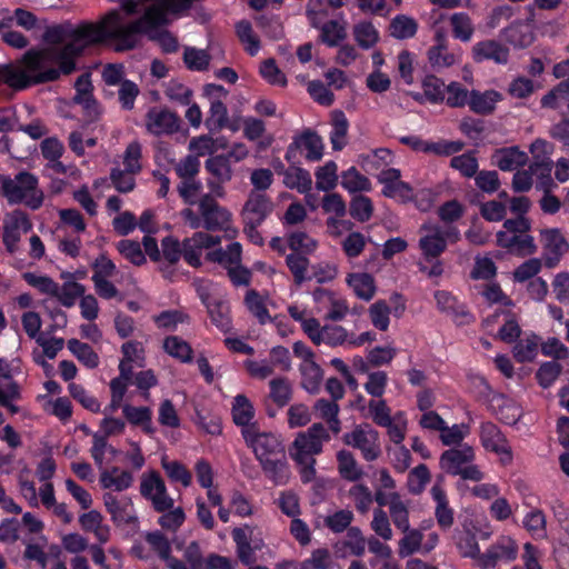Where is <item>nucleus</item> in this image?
Here are the masks:
<instances>
[{"mask_svg":"<svg viewBox=\"0 0 569 569\" xmlns=\"http://www.w3.org/2000/svg\"><path fill=\"white\" fill-rule=\"evenodd\" d=\"M49 44L27 51L14 64L0 68V82L23 89L31 84L53 81L61 73L74 70V59L86 48L102 41L97 23H81L77 27L58 26L47 32Z\"/></svg>","mask_w":569,"mask_h":569,"instance_id":"f257e3e1","label":"nucleus"},{"mask_svg":"<svg viewBox=\"0 0 569 569\" xmlns=\"http://www.w3.org/2000/svg\"><path fill=\"white\" fill-rule=\"evenodd\" d=\"M191 6V0H120L122 11L112 10L99 22L103 40H112L118 51L137 46L139 37L147 34L164 52L178 49L177 39L161 27L177 19Z\"/></svg>","mask_w":569,"mask_h":569,"instance_id":"f03ea898","label":"nucleus"},{"mask_svg":"<svg viewBox=\"0 0 569 569\" xmlns=\"http://www.w3.org/2000/svg\"><path fill=\"white\" fill-rule=\"evenodd\" d=\"M328 440V431L321 423H313L306 432H300L296 437L290 448V457L299 466L303 482L315 479V456L322 451L323 442Z\"/></svg>","mask_w":569,"mask_h":569,"instance_id":"7ed1b4c3","label":"nucleus"},{"mask_svg":"<svg viewBox=\"0 0 569 569\" xmlns=\"http://www.w3.org/2000/svg\"><path fill=\"white\" fill-rule=\"evenodd\" d=\"M2 193L9 203H24L32 210L43 203V192L38 186V179L30 172H19L14 178H6L1 184Z\"/></svg>","mask_w":569,"mask_h":569,"instance_id":"20e7f679","label":"nucleus"},{"mask_svg":"<svg viewBox=\"0 0 569 569\" xmlns=\"http://www.w3.org/2000/svg\"><path fill=\"white\" fill-rule=\"evenodd\" d=\"M476 452L467 443L443 451L439 459L440 468L452 476H460L465 480L481 481L485 473L473 463Z\"/></svg>","mask_w":569,"mask_h":569,"instance_id":"39448f33","label":"nucleus"},{"mask_svg":"<svg viewBox=\"0 0 569 569\" xmlns=\"http://www.w3.org/2000/svg\"><path fill=\"white\" fill-rule=\"evenodd\" d=\"M419 234L418 246L428 261L438 259L446 251L448 242H457L460 239V231L456 227L442 229L435 223H423Z\"/></svg>","mask_w":569,"mask_h":569,"instance_id":"423d86ee","label":"nucleus"},{"mask_svg":"<svg viewBox=\"0 0 569 569\" xmlns=\"http://www.w3.org/2000/svg\"><path fill=\"white\" fill-rule=\"evenodd\" d=\"M198 210L202 217V228L209 231H222L227 239L237 237L238 229L232 223L231 212L221 207L211 194H203L199 199Z\"/></svg>","mask_w":569,"mask_h":569,"instance_id":"0eeeda50","label":"nucleus"},{"mask_svg":"<svg viewBox=\"0 0 569 569\" xmlns=\"http://www.w3.org/2000/svg\"><path fill=\"white\" fill-rule=\"evenodd\" d=\"M432 525V521L425 522L420 529L408 528L401 530L402 538L398 542V553L401 558L412 556L415 553L428 555L437 548L440 537L436 531H430L427 535L422 529H427Z\"/></svg>","mask_w":569,"mask_h":569,"instance_id":"6e6552de","label":"nucleus"},{"mask_svg":"<svg viewBox=\"0 0 569 569\" xmlns=\"http://www.w3.org/2000/svg\"><path fill=\"white\" fill-rule=\"evenodd\" d=\"M92 277L94 290L102 299H113L118 297L119 290L113 280L119 274L116 263L106 254H100L92 263Z\"/></svg>","mask_w":569,"mask_h":569,"instance_id":"1a4fd4ad","label":"nucleus"},{"mask_svg":"<svg viewBox=\"0 0 569 569\" xmlns=\"http://www.w3.org/2000/svg\"><path fill=\"white\" fill-rule=\"evenodd\" d=\"M342 440L347 446L360 450L367 461H375L381 455L379 433L368 423L356 426L343 435Z\"/></svg>","mask_w":569,"mask_h":569,"instance_id":"9d476101","label":"nucleus"},{"mask_svg":"<svg viewBox=\"0 0 569 569\" xmlns=\"http://www.w3.org/2000/svg\"><path fill=\"white\" fill-rule=\"evenodd\" d=\"M242 436L259 462L284 452L279 436L272 432L259 431L256 426L242 429Z\"/></svg>","mask_w":569,"mask_h":569,"instance_id":"9b49d317","label":"nucleus"},{"mask_svg":"<svg viewBox=\"0 0 569 569\" xmlns=\"http://www.w3.org/2000/svg\"><path fill=\"white\" fill-rule=\"evenodd\" d=\"M542 261L547 268L557 267L569 252V241L559 228H545L539 231Z\"/></svg>","mask_w":569,"mask_h":569,"instance_id":"f8f14e48","label":"nucleus"},{"mask_svg":"<svg viewBox=\"0 0 569 569\" xmlns=\"http://www.w3.org/2000/svg\"><path fill=\"white\" fill-rule=\"evenodd\" d=\"M140 492L158 512H164L174 505L173 499L167 491L164 481L156 471L147 472L141 477Z\"/></svg>","mask_w":569,"mask_h":569,"instance_id":"ddd939ff","label":"nucleus"},{"mask_svg":"<svg viewBox=\"0 0 569 569\" xmlns=\"http://www.w3.org/2000/svg\"><path fill=\"white\" fill-rule=\"evenodd\" d=\"M479 438L482 447L497 455L503 466L512 462L511 447L497 425L490 421L482 422L479 428Z\"/></svg>","mask_w":569,"mask_h":569,"instance_id":"4468645a","label":"nucleus"},{"mask_svg":"<svg viewBox=\"0 0 569 569\" xmlns=\"http://www.w3.org/2000/svg\"><path fill=\"white\" fill-rule=\"evenodd\" d=\"M204 93L210 100L206 127L209 131H218L224 128L228 122V110L223 102L228 92L222 86L210 83L204 87Z\"/></svg>","mask_w":569,"mask_h":569,"instance_id":"2eb2a0df","label":"nucleus"},{"mask_svg":"<svg viewBox=\"0 0 569 569\" xmlns=\"http://www.w3.org/2000/svg\"><path fill=\"white\" fill-rule=\"evenodd\" d=\"M31 228L32 224L24 212L16 210L6 214L2 240L9 253L13 254L19 250L21 236L30 231Z\"/></svg>","mask_w":569,"mask_h":569,"instance_id":"dca6fc26","label":"nucleus"},{"mask_svg":"<svg viewBox=\"0 0 569 569\" xmlns=\"http://www.w3.org/2000/svg\"><path fill=\"white\" fill-rule=\"evenodd\" d=\"M236 543V551L239 560L244 565L254 562V552L261 550L264 546L263 539L254 535V529L250 526L236 527L231 531Z\"/></svg>","mask_w":569,"mask_h":569,"instance_id":"f3484780","label":"nucleus"},{"mask_svg":"<svg viewBox=\"0 0 569 569\" xmlns=\"http://www.w3.org/2000/svg\"><path fill=\"white\" fill-rule=\"evenodd\" d=\"M106 510L113 523L130 525L137 521V513L130 497L106 492L102 497Z\"/></svg>","mask_w":569,"mask_h":569,"instance_id":"a211bd4d","label":"nucleus"},{"mask_svg":"<svg viewBox=\"0 0 569 569\" xmlns=\"http://www.w3.org/2000/svg\"><path fill=\"white\" fill-rule=\"evenodd\" d=\"M179 117L166 108H151L146 114V129L153 136H169L179 131Z\"/></svg>","mask_w":569,"mask_h":569,"instance_id":"6ab92c4d","label":"nucleus"},{"mask_svg":"<svg viewBox=\"0 0 569 569\" xmlns=\"http://www.w3.org/2000/svg\"><path fill=\"white\" fill-rule=\"evenodd\" d=\"M517 555V542L509 536H502L479 557L478 566L482 569L493 568L499 561L515 560Z\"/></svg>","mask_w":569,"mask_h":569,"instance_id":"aec40b11","label":"nucleus"},{"mask_svg":"<svg viewBox=\"0 0 569 569\" xmlns=\"http://www.w3.org/2000/svg\"><path fill=\"white\" fill-rule=\"evenodd\" d=\"M305 152V157L309 161H318L323 154V142L320 136L312 131H305L296 137L289 144L286 159L293 161L298 151Z\"/></svg>","mask_w":569,"mask_h":569,"instance_id":"412c9836","label":"nucleus"},{"mask_svg":"<svg viewBox=\"0 0 569 569\" xmlns=\"http://www.w3.org/2000/svg\"><path fill=\"white\" fill-rule=\"evenodd\" d=\"M433 297L437 309L450 317L456 325L465 326L472 321V315L451 292L447 290H437L435 291Z\"/></svg>","mask_w":569,"mask_h":569,"instance_id":"4be33fe9","label":"nucleus"},{"mask_svg":"<svg viewBox=\"0 0 569 569\" xmlns=\"http://www.w3.org/2000/svg\"><path fill=\"white\" fill-rule=\"evenodd\" d=\"M220 243V238L203 231L196 232L182 241L183 259L192 267L201 264L202 252Z\"/></svg>","mask_w":569,"mask_h":569,"instance_id":"5701e85b","label":"nucleus"},{"mask_svg":"<svg viewBox=\"0 0 569 569\" xmlns=\"http://www.w3.org/2000/svg\"><path fill=\"white\" fill-rule=\"evenodd\" d=\"M272 202L268 197L251 192L242 209L244 224H261L272 212Z\"/></svg>","mask_w":569,"mask_h":569,"instance_id":"b1692460","label":"nucleus"},{"mask_svg":"<svg viewBox=\"0 0 569 569\" xmlns=\"http://www.w3.org/2000/svg\"><path fill=\"white\" fill-rule=\"evenodd\" d=\"M497 244L518 256H530L537 251L535 239L528 233L497 232Z\"/></svg>","mask_w":569,"mask_h":569,"instance_id":"393cba45","label":"nucleus"},{"mask_svg":"<svg viewBox=\"0 0 569 569\" xmlns=\"http://www.w3.org/2000/svg\"><path fill=\"white\" fill-rule=\"evenodd\" d=\"M367 540L358 527H350L345 538L335 545L336 553L346 558L347 556L361 557L366 551Z\"/></svg>","mask_w":569,"mask_h":569,"instance_id":"a878e982","label":"nucleus"},{"mask_svg":"<svg viewBox=\"0 0 569 569\" xmlns=\"http://www.w3.org/2000/svg\"><path fill=\"white\" fill-rule=\"evenodd\" d=\"M435 501V518L442 530H449L455 522V510L449 506L448 497L440 485H435L430 490Z\"/></svg>","mask_w":569,"mask_h":569,"instance_id":"bb28decb","label":"nucleus"},{"mask_svg":"<svg viewBox=\"0 0 569 569\" xmlns=\"http://www.w3.org/2000/svg\"><path fill=\"white\" fill-rule=\"evenodd\" d=\"M313 299L317 302H326L327 303L328 312H327L326 317L329 320L340 321L349 312V305H348L347 300L332 291L325 290V289H317L313 291Z\"/></svg>","mask_w":569,"mask_h":569,"instance_id":"cd10ccee","label":"nucleus"},{"mask_svg":"<svg viewBox=\"0 0 569 569\" xmlns=\"http://www.w3.org/2000/svg\"><path fill=\"white\" fill-rule=\"evenodd\" d=\"M81 528L94 536L98 542L107 543L111 538V528L103 521V516L97 510H90L79 517Z\"/></svg>","mask_w":569,"mask_h":569,"instance_id":"c85d7f7f","label":"nucleus"},{"mask_svg":"<svg viewBox=\"0 0 569 569\" xmlns=\"http://www.w3.org/2000/svg\"><path fill=\"white\" fill-rule=\"evenodd\" d=\"M260 466L266 476L277 486H283L290 479L286 451L260 461Z\"/></svg>","mask_w":569,"mask_h":569,"instance_id":"c756f323","label":"nucleus"},{"mask_svg":"<svg viewBox=\"0 0 569 569\" xmlns=\"http://www.w3.org/2000/svg\"><path fill=\"white\" fill-rule=\"evenodd\" d=\"M528 156L518 147L501 148L492 154V162L503 171H512L527 163Z\"/></svg>","mask_w":569,"mask_h":569,"instance_id":"7c9ffc66","label":"nucleus"},{"mask_svg":"<svg viewBox=\"0 0 569 569\" xmlns=\"http://www.w3.org/2000/svg\"><path fill=\"white\" fill-rule=\"evenodd\" d=\"M100 485L104 489H113L116 491H124L133 483V476L130 471L122 470L118 467L111 469H100Z\"/></svg>","mask_w":569,"mask_h":569,"instance_id":"2f4dec72","label":"nucleus"},{"mask_svg":"<svg viewBox=\"0 0 569 569\" xmlns=\"http://www.w3.org/2000/svg\"><path fill=\"white\" fill-rule=\"evenodd\" d=\"M473 59L482 61L491 59L497 63H506L508 61V49L495 40L478 42L472 48Z\"/></svg>","mask_w":569,"mask_h":569,"instance_id":"473e14b6","label":"nucleus"},{"mask_svg":"<svg viewBox=\"0 0 569 569\" xmlns=\"http://www.w3.org/2000/svg\"><path fill=\"white\" fill-rule=\"evenodd\" d=\"M501 99V93L496 90H487L485 92L472 90L470 91L468 106L475 113L489 114L496 109V104Z\"/></svg>","mask_w":569,"mask_h":569,"instance_id":"72a5a7b5","label":"nucleus"},{"mask_svg":"<svg viewBox=\"0 0 569 569\" xmlns=\"http://www.w3.org/2000/svg\"><path fill=\"white\" fill-rule=\"evenodd\" d=\"M503 38L516 48H526L533 42L535 34L530 23L517 21L503 30Z\"/></svg>","mask_w":569,"mask_h":569,"instance_id":"f704fd0d","label":"nucleus"},{"mask_svg":"<svg viewBox=\"0 0 569 569\" xmlns=\"http://www.w3.org/2000/svg\"><path fill=\"white\" fill-rule=\"evenodd\" d=\"M346 282L361 300L369 301L376 293L375 279L367 272L349 273L346 278Z\"/></svg>","mask_w":569,"mask_h":569,"instance_id":"c9c22d12","label":"nucleus"},{"mask_svg":"<svg viewBox=\"0 0 569 569\" xmlns=\"http://www.w3.org/2000/svg\"><path fill=\"white\" fill-rule=\"evenodd\" d=\"M66 281L62 286L58 284V295L56 299L66 308H71L76 305L77 300L86 292V287L74 280L72 274L62 276Z\"/></svg>","mask_w":569,"mask_h":569,"instance_id":"e433bc0d","label":"nucleus"},{"mask_svg":"<svg viewBox=\"0 0 569 569\" xmlns=\"http://www.w3.org/2000/svg\"><path fill=\"white\" fill-rule=\"evenodd\" d=\"M211 322L222 332H228L231 329L232 322L230 317V307L222 298L214 299L211 303L206 306Z\"/></svg>","mask_w":569,"mask_h":569,"instance_id":"4c0bfd02","label":"nucleus"},{"mask_svg":"<svg viewBox=\"0 0 569 569\" xmlns=\"http://www.w3.org/2000/svg\"><path fill=\"white\" fill-rule=\"evenodd\" d=\"M338 471L343 479L358 481L363 476V470L357 462L352 452L340 450L337 453Z\"/></svg>","mask_w":569,"mask_h":569,"instance_id":"58836bf2","label":"nucleus"},{"mask_svg":"<svg viewBox=\"0 0 569 569\" xmlns=\"http://www.w3.org/2000/svg\"><path fill=\"white\" fill-rule=\"evenodd\" d=\"M283 183L300 193H308L312 187L311 174L300 167H289L283 173Z\"/></svg>","mask_w":569,"mask_h":569,"instance_id":"ea45409f","label":"nucleus"},{"mask_svg":"<svg viewBox=\"0 0 569 569\" xmlns=\"http://www.w3.org/2000/svg\"><path fill=\"white\" fill-rule=\"evenodd\" d=\"M316 187L320 191L333 190L339 180L338 166L335 161H327L323 166H320L315 171Z\"/></svg>","mask_w":569,"mask_h":569,"instance_id":"a19ab883","label":"nucleus"},{"mask_svg":"<svg viewBox=\"0 0 569 569\" xmlns=\"http://www.w3.org/2000/svg\"><path fill=\"white\" fill-rule=\"evenodd\" d=\"M122 411L131 425L141 426L142 430L148 435H152L154 432L151 421L152 411L150 408L126 405L123 406Z\"/></svg>","mask_w":569,"mask_h":569,"instance_id":"79ce46f5","label":"nucleus"},{"mask_svg":"<svg viewBox=\"0 0 569 569\" xmlns=\"http://www.w3.org/2000/svg\"><path fill=\"white\" fill-rule=\"evenodd\" d=\"M341 187L349 193L370 191V180L360 173L355 167H350L341 173Z\"/></svg>","mask_w":569,"mask_h":569,"instance_id":"37998d69","label":"nucleus"},{"mask_svg":"<svg viewBox=\"0 0 569 569\" xmlns=\"http://www.w3.org/2000/svg\"><path fill=\"white\" fill-rule=\"evenodd\" d=\"M302 376L301 385L309 393H317L320 390L323 373L319 365L308 361L300 365Z\"/></svg>","mask_w":569,"mask_h":569,"instance_id":"c03bdc74","label":"nucleus"},{"mask_svg":"<svg viewBox=\"0 0 569 569\" xmlns=\"http://www.w3.org/2000/svg\"><path fill=\"white\" fill-rule=\"evenodd\" d=\"M353 38L362 49H371L379 41V31L370 21H359L353 26Z\"/></svg>","mask_w":569,"mask_h":569,"instance_id":"a18cd8bd","label":"nucleus"},{"mask_svg":"<svg viewBox=\"0 0 569 569\" xmlns=\"http://www.w3.org/2000/svg\"><path fill=\"white\" fill-rule=\"evenodd\" d=\"M232 417L234 423L242 426L243 429L252 426L250 422L254 417V409L246 396L238 395L234 398L232 403Z\"/></svg>","mask_w":569,"mask_h":569,"instance_id":"49530a36","label":"nucleus"},{"mask_svg":"<svg viewBox=\"0 0 569 569\" xmlns=\"http://www.w3.org/2000/svg\"><path fill=\"white\" fill-rule=\"evenodd\" d=\"M452 34L462 42H469L475 32L471 18L465 12H456L450 17Z\"/></svg>","mask_w":569,"mask_h":569,"instance_id":"de8ad7c7","label":"nucleus"},{"mask_svg":"<svg viewBox=\"0 0 569 569\" xmlns=\"http://www.w3.org/2000/svg\"><path fill=\"white\" fill-rule=\"evenodd\" d=\"M460 56L450 52L447 46L432 44L428 50V60L435 69L451 67L458 62Z\"/></svg>","mask_w":569,"mask_h":569,"instance_id":"09e8293b","label":"nucleus"},{"mask_svg":"<svg viewBox=\"0 0 569 569\" xmlns=\"http://www.w3.org/2000/svg\"><path fill=\"white\" fill-rule=\"evenodd\" d=\"M204 167L219 182H228L232 179L233 171L229 157L223 154L210 157L206 160Z\"/></svg>","mask_w":569,"mask_h":569,"instance_id":"8fccbe9b","label":"nucleus"},{"mask_svg":"<svg viewBox=\"0 0 569 569\" xmlns=\"http://www.w3.org/2000/svg\"><path fill=\"white\" fill-rule=\"evenodd\" d=\"M242 248L239 242L230 243L226 250L217 249L208 253V259L223 264L226 268L240 263Z\"/></svg>","mask_w":569,"mask_h":569,"instance_id":"3c124183","label":"nucleus"},{"mask_svg":"<svg viewBox=\"0 0 569 569\" xmlns=\"http://www.w3.org/2000/svg\"><path fill=\"white\" fill-rule=\"evenodd\" d=\"M539 339L532 335L520 339L513 347V357L518 362L532 361L538 355Z\"/></svg>","mask_w":569,"mask_h":569,"instance_id":"603ef678","label":"nucleus"},{"mask_svg":"<svg viewBox=\"0 0 569 569\" xmlns=\"http://www.w3.org/2000/svg\"><path fill=\"white\" fill-rule=\"evenodd\" d=\"M347 36L346 22L343 20H331L321 27V40L329 47L338 46Z\"/></svg>","mask_w":569,"mask_h":569,"instance_id":"864d4df0","label":"nucleus"},{"mask_svg":"<svg viewBox=\"0 0 569 569\" xmlns=\"http://www.w3.org/2000/svg\"><path fill=\"white\" fill-rule=\"evenodd\" d=\"M348 120L342 112H335L330 142L333 150H342L347 144Z\"/></svg>","mask_w":569,"mask_h":569,"instance_id":"5fc2aeb1","label":"nucleus"},{"mask_svg":"<svg viewBox=\"0 0 569 569\" xmlns=\"http://www.w3.org/2000/svg\"><path fill=\"white\" fill-rule=\"evenodd\" d=\"M24 281L40 293L54 298L58 295V282L48 276L36 272L23 273Z\"/></svg>","mask_w":569,"mask_h":569,"instance_id":"6e6d98bb","label":"nucleus"},{"mask_svg":"<svg viewBox=\"0 0 569 569\" xmlns=\"http://www.w3.org/2000/svg\"><path fill=\"white\" fill-rule=\"evenodd\" d=\"M166 97L173 103L189 106L192 100V90L179 80H170L164 89Z\"/></svg>","mask_w":569,"mask_h":569,"instance_id":"4d7b16f0","label":"nucleus"},{"mask_svg":"<svg viewBox=\"0 0 569 569\" xmlns=\"http://www.w3.org/2000/svg\"><path fill=\"white\" fill-rule=\"evenodd\" d=\"M389 513L393 525L399 530H407L410 527L408 505L400 495H395L390 501Z\"/></svg>","mask_w":569,"mask_h":569,"instance_id":"13d9d810","label":"nucleus"},{"mask_svg":"<svg viewBox=\"0 0 569 569\" xmlns=\"http://www.w3.org/2000/svg\"><path fill=\"white\" fill-rule=\"evenodd\" d=\"M349 333L341 326H323L317 346L325 343L330 347L348 346Z\"/></svg>","mask_w":569,"mask_h":569,"instance_id":"bf43d9fd","label":"nucleus"},{"mask_svg":"<svg viewBox=\"0 0 569 569\" xmlns=\"http://www.w3.org/2000/svg\"><path fill=\"white\" fill-rule=\"evenodd\" d=\"M369 318L375 328L386 331L390 325V307L385 300L373 302L368 309Z\"/></svg>","mask_w":569,"mask_h":569,"instance_id":"052dcab7","label":"nucleus"},{"mask_svg":"<svg viewBox=\"0 0 569 569\" xmlns=\"http://www.w3.org/2000/svg\"><path fill=\"white\" fill-rule=\"evenodd\" d=\"M161 466L171 481L180 482L186 488L191 485L192 475L181 462L162 458Z\"/></svg>","mask_w":569,"mask_h":569,"instance_id":"680f3d73","label":"nucleus"},{"mask_svg":"<svg viewBox=\"0 0 569 569\" xmlns=\"http://www.w3.org/2000/svg\"><path fill=\"white\" fill-rule=\"evenodd\" d=\"M236 31L246 51L250 56L257 54L260 50V41L258 36L253 32L250 22L246 20L238 22Z\"/></svg>","mask_w":569,"mask_h":569,"instance_id":"e2e57ef3","label":"nucleus"},{"mask_svg":"<svg viewBox=\"0 0 569 569\" xmlns=\"http://www.w3.org/2000/svg\"><path fill=\"white\" fill-rule=\"evenodd\" d=\"M210 56L203 49L194 47H186L183 52V61L189 70L203 71L210 63Z\"/></svg>","mask_w":569,"mask_h":569,"instance_id":"0e129e2a","label":"nucleus"},{"mask_svg":"<svg viewBox=\"0 0 569 569\" xmlns=\"http://www.w3.org/2000/svg\"><path fill=\"white\" fill-rule=\"evenodd\" d=\"M68 348L72 352L73 356L78 358L84 366L88 368H94L99 363L98 355L92 350V348L83 343L77 339H71L68 341Z\"/></svg>","mask_w":569,"mask_h":569,"instance_id":"69168bd1","label":"nucleus"},{"mask_svg":"<svg viewBox=\"0 0 569 569\" xmlns=\"http://www.w3.org/2000/svg\"><path fill=\"white\" fill-rule=\"evenodd\" d=\"M445 82L435 77L429 76L422 82L423 97L431 103L443 102L446 98Z\"/></svg>","mask_w":569,"mask_h":569,"instance_id":"338daca9","label":"nucleus"},{"mask_svg":"<svg viewBox=\"0 0 569 569\" xmlns=\"http://www.w3.org/2000/svg\"><path fill=\"white\" fill-rule=\"evenodd\" d=\"M333 559L330 551L326 548L315 549L310 557L303 560L299 568L303 569H331Z\"/></svg>","mask_w":569,"mask_h":569,"instance_id":"774afa93","label":"nucleus"}]
</instances>
